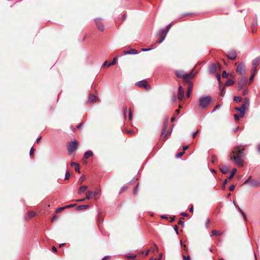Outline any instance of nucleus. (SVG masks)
Wrapping results in <instances>:
<instances>
[{"mask_svg": "<svg viewBox=\"0 0 260 260\" xmlns=\"http://www.w3.org/2000/svg\"><path fill=\"white\" fill-rule=\"evenodd\" d=\"M236 172V169H234L232 170V171L231 172V175L228 178V179H230V180L233 177V176Z\"/></svg>", "mask_w": 260, "mask_h": 260, "instance_id": "obj_32", "label": "nucleus"}, {"mask_svg": "<svg viewBox=\"0 0 260 260\" xmlns=\"http://www.w3.org/2000/svg\"><path fill=\"white\" fill-rule=\"evenodd\" d=\"M225 91V89L224 88H223L221 90H220V95H222L224 94Z\"/></svg>", "mask_w": 260, "mask_h": 260, "instance_id": "obj_56", "label": "nucleus"}, {"mask_svg": "<svg viewBox=\"0 0 260 260\" xmlns=\"http://www.w3.org/2000/svg\"><path fill=\"white\" fill-rule=\"evenodd\" d=\"M184 98V90L181 86H179L178 88V99L179 101H181Z\"/></svg>", "mask_w": 260, "mask_h": 260, "instance_id": "obj_11", "label": "nucleus"}, {"mask_svg": "<svg viewBox=\"0 0 260 260\" xmlns=\"http://www.w3.org/2000/svg\"><path fill=\"white\" fill-rule=\"evenodd\" d=\"M238 209H239V210L240 212L241 213V214H242V215H243V217H244V218L245 221H246V220H247V218H246V216L245 213H244V212H243V211H242V210L240 208H239L238 207Z\"/></svg>", "mask_w": 260, "mask_h": 260, "instance_id": "obj_36", "label": "nucleus"}, {"mask_svg": "<svg viewBox=\"0 0 260 260\" xmlns=\"http://www.w3.org/2000/svg\"><path fill=\"white\" fill-rule=\"evenodd\" d=\"M35 215H36V213L34 211H30V212H28V216L30 218L35 216Z\"/></svg>", "mask_w": 260, "mask_h": 260, "instance_id": "obj_37", "label": "nucleus"}, {"mask_svg": "<svg viewBox=\"0 0 260 260\" xmlns=\"http://www.w3.org/2000/svg\"><path fill=\"white\" fill-rule=\"evenodd\" d=\"M220 107V106L219 105H217L215 106V107L214 108V109L212 110V112H215L216 110L218 109Z\"/></svg>", "mask_w": 260, "mask_h": 260, "instance_id": "obj_47", "label": "nucleus"}, {"mask_svg": "<svg viewBox=\"0 0 260 260\" xmlns=\"http://www.w3.org/2000/svg\"><path fill=\"white\" fill-rule=\"evenodd\" d=\"M168 120H169L168 118H167L164 122L163 128L162 129L161 133V135H163L166 133V129H167V126H168Z\"/></svg>", "mask_w": 260, "mask_h": 260, "instance_id": "obj_18", "label": "nucleus"}, {"mask_svg": "<svg viewBox=\"0 0 260 260\" xmlns=\"http://www.w3.org/2000/svg\"><path fill=\"white\" fill-rule=\"evenodd\" d=\"M138 52L137 50L134 49H131L128 51H126L124 53V55L126 54H137Z\"/></svg>", "mask_w": 260, "mask_h": 260, "instance_id": "obj_19", "label": "nucleus"}, {"mask_svg": "<svg viewBox=\"0 0 260 260\" xmlns=\"http://www.w3.org/2000/svg\"><path fill=\"white\" fill-rule=\"evenodd\" d=\"M257 26V18H256L255 20L253 21V22L252 23V32H254V29L256 28Z\"/></svg>", "mask_w": 260, "mask_h": 260, "instance_id": "obj_25", "label": "nucleus"}, {"mask_svg": "<svg viewBox=\"0 0 260 260\" xmlns=\"http://www.w3.org/2000/svg\"><path fill=\"white\" fill-rule=\"evenodd\" d=\"M198 133H199V130H198V131H196V132L193 133L192 134V137H193V138H195V137L197 136V134H198Z\"/></svg>", "mask_w": 260, "mask_h": 260, "instance_id": "obj_52", "label": "nucleus"}, {"mask_svg": "<svg viewBox=\"0 0 260 260\" xmlns=\"http://www.w3.org/2000/svg\"><path fill=\"white\" fill-rule=\"evenodd\" d=\"M236 71L240 75H243L245 74V66L243 62L240 63L236 69Z\"/></svg>", "mask_w": 260, "mask_h": 260, "instance_id": "obj_9", "label": "nucleus"}, {"mask_svg": "<svg viewBox=\"0 0 260 260\" xmlns=\"http://www.w3.org/2000/svg\"><path fill=\"white\" fill-rule=\"evenodd\" d=\"M257 151L260 152V144H258L257 146Z\"/></svg>", "mask_w": 260, "mask_h": 260, "instance_id": "obj_64", "label": "nucleus"}, {"mask_svg": "<svg viewBox=\"0 0 260 260\" xmlns=\"http://www.w3.org/2000/svg\"><path fill=\"white\" fill-rule=\"evenodd\" d=\"M227 56L229 59L231 60H235L237 58V53L236 51L233 50L231 51L229 54L227 55Z\"/></svg>", "mask_w": 260, "mask_h": 260, "instance_id": "obj_12", "label": "nucleus"}, {"mask_svg": "<svg viewBox=\"0 0 260 260\" xmlns=\"http://www.w3.org/2000/svg\"><path fill=\"white\" fill-rule=\"evenodd\" d=\"M248 93V90L247 89H244L243 91V94L246 95Z\"/></svg>", "mask_w": 260, "mask_h": 260, "instance_id": "obj_55", "label": "nucleus"}, {"mask_svg": "<svg viewBox=\"0 0 260 260\" xmlns=\"http://www.w3.org/2000/svg\"><path fill=\"white\" fill-rule=\"evenodd\" d=\"M234 118H235V120H238L239 119V117L238 115L236 114L234 115Z\"/></svg>", "mask_w": 260, "mask_h": 260, "instance_id": "obj_59", "label": "nucleus"}, {"mask_svg": "<svg viewBox=\"0 0 260 260\" xmlns=\"http://www.w3.org/2000/svg\"><path fill=\"white\" fill-rule=\"evenodd\" d=\"M181 215H182V216H188V214L185 213V212H182L181 214Z\"/></svg>", "mask_w": 260, "mask_h": 260, "instance_id": "obj_63", "label": "nucleus"}, {"mask_svg": "<svg viewBox=\"0 0 260 260\" xmlns=\"http://www.w3.org/2000/svg\"><path fill=\"white\" fill-rule=\"evenodd\" d=\"M126 257L128 258H133L136 257V255L134 254H128L126 255Z\"/></svg>", "mask_w": 260, "mask_h": 260, "instance_id": "obj_35", "label": "nucleus"}, {"mask_svg": "<svg viewBox=\"0 0 260 260\" xmlns=\"http://www.w3.org/2000/svg\"><path fill=\"white\" fill-rule=\"evenodd\" d=\"M235 109L236 111H238L240 112L241 114V117H243L245 114V111L247 110L244 106H241L240 107H236Z\"/></svg>", "mask_w": 260, "mask_h": 260, "instance_id": "obj_13", "label": "nucleus"}, {"mask_svg": "<svg viewBox=\"0 0 260 260\" xmlns=\"http://www.w3.org/2000/svg\"><path fill=\"white\" fill-rule=\"evenodd\" d=\"M132 111H131V109L130 108L129 109V112H128V116H129V119L131 120V118H132Z\"/></svg>", "mask_w": 260, "mask_h": 260, "instance_id": "obj_49", "label": "nucleus"}, {"mask_svg": "<svg viewBox=\"0 0 260 260\" xmlns=\"http://www.w3.org/2000/svg\"><path fill=\"white\" fill-rule=\"evenodd\" d=\"M217 70V67L215 64H212L210 67V72L211 73H215Z\"/></svg>", "mask_w": 260, "mask_h": 260, "instance_id": "obj_23", "label": "nucleus"}, {"mask_svg": "<svg viewBox=\"0 0 260 260\" xmlns=\"http://www.w3.org/2000/svg\"><path fill=\"white\" fill-rule=\"evenodd\" d=\"M174 229L175 231L176 234L178 235V226L177 225H175L174 227Z\"/></svg>", "mask_w": 260, "mask_h": 260, "instance_id": "obj_48", "label": "nucleus"}, {"mask_svg": "<svg viewBox=\"0 0 260 260\" xmlns=\"http://www.w3.org/2000/svg\"><path fill=\"white\" fill-rule=\"evenodd\" d=\"M116 61H117V58L116 57H115L112 61H111V62L109 63V64H108V67H109L110 66H112V65H114L116 64Z\"/></svg>", "mask_w": 260, "mask_h": 260, "instance_id": "obj_33", "label": "nucleus"}, {"mask_svg": "<svg viewBox=\"0 0 260 260\" xmlns=\"http://www.w3.org/2000/svg\"><path fill=\"white\" fill-rule=\"evenodd\" d=\"M74 206H75V204H71V205H69L66 206L65 208H66V209L69 208L74 207Z\"/></svg>", "mask_w": 260, "mask_h": 260, "instance_id": "obj_51", "label": "nucleus"}, {"mask_svg": "<svg viewBox=\"0 0 260 260\" xmlns=\"http://www.w3.org/2000/svg\"><path fill=\"white\" fill-rule=\"evenodd\" d=\"M152 49V48H143V49H142V51H144V52H146V51H150Z\"/></svg>", "mask_w": 260, "mask_h": 260, "instance_id": "obj_46", "label": "nucleus"}, {"mask_svg": "<svg viewBox=\"0 0 260 260\" xmlns=\"http://www.w3.org/2000/svg\"><path fill=\"white\" fill-rule=\"evenodd\" d=\"M138 190V184L137 185V186L135 187L134 189V194H136Z\"/></svg>", "mask_w": 260, "mask_h": 260, "instance_id": "obj_42", "label": "nucleus"}, {"mask_svg": "<svg viewBox=\"0 0 260 260\" xmlns=\"http://www.w3.org/2000/svg\"><path fill=\"white\" fill-rule=\"evenodd\" d=\"M97 100V97L93 94H90L89 98V101L91 102H95Z\"/></svg>", "mask_w": 260, "mask_h": 260, "instance_id": "obj_26", "label": "nucleus"}, {"mask_svg": "<svg viewBox=\"0 0 260 260\" xmlns=\"http://www.w3.org/2000/svg\"><path fill=\"white\" fill-rule=\"evenodd\" d=\"M97 193L98 192L96 191H88L86 193V199L89 200L95 197Z\"/></svg>", "mask_w": 260, "mask_h": 260, "instance_id": "obj_14", "label": "nucleus"}, {"mask_svg": "<svg viewBox=\"0 0 260 260\" xmlns=\"http://www.w3.org/2000/svg\"><path fill=\"white\" fill-rule=\"evenodd\" d=\"M192 84L191 83H190V84H189V85L188 86L187 91V94H186V96L188 98L190 96V93L192 91Z\"/></svg>", "mask_w": 260, "mask_h": 260, "instance_id": "obj_20", "label": "nucleus"}, {"mask_svg": "<svg viewBox=\"0 0 260 260\" xmlns=\"http://www.w3.org/2000/svg\"><path fill=\"white\" fill-rule=\"evenodd\" d=\"M185 73L182 71H177L176 72V75L177 77L184 79Z\"/></svg>", "mask_w": 260, "mask_h": 260, "instance_id": "obj_16", "label": "nucleus"}, {"mask_svg": "<svg viewBox=\"0 0 260 260\" xmlns=\"http://www.w3.org/2000/svg\"><path fill=\"white\" fill-rule=\"evenodd\" d=\"M247 183H249L250 185L252 187H256L260 185V181L255 179L251 180L250 178H248L245 180L244 183V184H246Z\"/></svg>", "mask_w": 260, "mask_h": 260, "instance_id": "obj_6", "label": "nucleus"}, {"mask_svg": "<svg viewBox=\"0 0 260 260\" xmlns=\"http://www.w3.org/2000/svg\"><path fill=\"white\" fill-rule=\"evenodd\" d=\"M212 162H213V163H214V162H215V161H216V157H215V156H212Z\"/></svg>", "mask_w": 260, "mask_h": 260, "instance_id": "obj_61", "label": "nucleus"}, {"mask_svg": "<svg viewBox=\"0 0 260 260\" xmlns=\"http://www.w3.org/2000/svg\"><path fill=\"white\" fill-rule=\"evenodd\" d=\"M71 165L72 166H75V170L76 171V172H80V168H79V166L78 164L76 163V162H72L71 164Z\"/></svg>", "mask_w": 260, "mask_h": 260, "instance_id": "obj_24", "label": "nucleus"}, {"mask_svg": "<svg viewBox=\"0 0 260 260\" xmlns=\"http://www.w3.org/2000/svg\"><path fill=\"white\" fill-rule=\"evenodd\" d=\"M172 24L170 23L166 26V29H161L158 32V35L161 36V39L158 40V43L160 44L165 39L166 36L171 27Z\"/></svg>", "mask_w": 260, "mask_h": 260, "instance_id": "obj_3", "label": "nucleus"}, {"mask_svg": "<svg viewBox=\"0 0 260 260\" xmlns=\"http://www.w3.org/2000/svg\"><path fill=\"white\" fill-rule=\"evenodd\" d=\"M108 64H109V63H108V62L107 61H105L104 62V63H103V67H105V66L108 67Z\"/></svg>", "mask_w": 260, "mask_h": 260, "instance_id": "obj_57", "label": "nucleus"}, {"mask_svg": "<svg viewBox=\"0 0 260 260\" xmlns=\"http://www.w3.org/2000/svg\"><path fill=\"white\" fill-rule=\"evenodd\" d=\"M110 258V256L106 255V256H104L103 258H102L101 260H106L107 259Z\"/></svg>", "mask_w": 260, "mask_h": 260, "instance_id": "obj_53", "label": "nucleus"}, {"mask_svg": "<svg viewBox=\"0 0 260 260\" xmlns=\"http://www.w3.org/2000/svg\"><path fill=\"white\" fill-rule=\"evenodd\" d=\"M243 151V149L240 150L238 149V148H235L232 151V153L235 154V155L233 157H232V159L235 161L236 164L240 166L243 165V161L240 157L242 156Z\"/></svg>", "mask_w": 260, "mask_h": 260, "instance_id": "obj_1", "label": "nucleus"}, {"mask_svg": "<svg viewBox=\"0 0 260 260\" xmlns=\"http://www.w3.org/2000/svg\"><path fill=\"white\" fill-rule=\"evenodd\" d=\"M183 260H190L189 256H183Z\"/></svg>", "mask_w": 260, "mask_h": 260, "instance_id": "obj_54", "label": "nucleus"}, {"mask_svg": "<svg viewBox=\"0 0 260 260\" xmlns=\"http://www.w3.org/2000/svg\"><path fill=\"white\" fill-rule=\"evenodd\" d=\"M235 188V186L234 185H231V186L230 187V188H229V190H230V191H233V190H234Z\"/></svg>", "mask_w": 260, "mask_h": 260, "instance_id": "obj_50", "label": "nucleus"}, {"mask_svg": "<svg viewBox=\"0 0 260 260\" xmlns=\"http://www.w3.org/2000/svg\"><path fill=\"white\" fill-rule=\"evenodd\" d=\"M33 153H34V148H33V147H31L30 150V151H29V154L31 155L33 154Z\"/></svg>", "mask_w": 260, "mask_h": 260, "instance_id": "obj_60", "label": "nucleus"}, {"mask_svg": "<svg viewBox=\"0 0 260 260\" xmlns=\"http://www.w3.org/2000/svg\"><path fill=\"white\" fill-rule=\"evenodd\" d=\"M126 112H127V107H126V106H124L123 107V115H124V116L125 118L126 117Z\"/></svg>", "mask_w": 260, "mask_h": 260, "instance_id": "obj_40", "label": "nucleus"}, {"mask_svg": "<svg viewBox=\"0 0 260 260\" xmlns=\"http://www.w3.org/2000/svg\"><path fill=\"white\" fill-rule=\"evenodd\" d=\"M222 76L223 78H226L228 77V74L225 71H223Z\"/></svg>", "mask_w": 260, "mask_h": 260, "instance_id": "obj_41", "label": "nucleus"}, {"mask_svg": "<svg viewBox=\"0 0 260 260\" xmlns=\"http://www.w3.org/2000/svg\"><path fill=\"white\" fill-rule=\"evenodd\" d=\"M95 23L97 26V27L100 31H103L104 30V25L102 22V20L101 19H95Z\"/></svg>", "mask_w": 260, "mask_h": 260, "instance_id": "obj_10", "label": "nucleus"}, {"mask_svg": "<svg viewBox=\"0 0 260 260\" xmlns=\"http://www.w3.org/2000/svg\"><path fill=\"white\" fill-rule=\"evenodd\" d=\"M184 153V151L179 152L177 155L176 157L179 158Z\"/></svg>", "mask_w": 260, "mask_h": 260, "instance_id": "obj_44", "label": "nucleus"}, {"mask_svg": "<svg viewBox=\"0 0 260 260\" xmlns=\"http://www.w3.org/2000/svg\"><path fill=\"white\" fill-rule=\"evenodd\" d=\"M234 101L236 102H241L242 101V98L239 96H234Z\"/></svg>", "mask_w": 260, "mask_h": 260, "instance_id": "obj_31", "label": "nucleus"}, {"mask_svg": "<svg viewBox=\"0 0 260 260\" xmlns=\"http://www.w3.org/2000/svg\"><path fill=\"white\" fill-rule=\"evenodd\" d=\"M188 148V146H184L183 147V151H184V152Z\"/></svg>", "mask_w": 260, "mask_h": 260, "instance_id": "obj_58", "label": "nucleus"}, {"mask_svg": "<svg viewBox=\"0 0 260 260\" xmlns=\"http://www.w3.org/2000/svg\"><path fill=\"white\" fill-rule=\"evenodd\" d=\"M87 188V186L84 185V186H81L79 189V193H82L84 192Z\"/></svg>", "mask_w": 260, "mask_h": 260, "instance_id": "obj_27", "label": "nucleus"}, {"mask_svg": "<svg viewBox=\"0 0 260 260\" xmlns=\"http://www.w3.org/2000/svg\"><path fill=\"white\" fill-rule=\"evenodd\" d=\"M89 207L88 205H80L77 207V210H82V209H85L88 208Z\"/></svg>", "mask_w": 260, "mask_h": 260, "instance_id": "obj_28", "label": "nucleus"}, {"mask_svg": "<svg viewBox=\"0 0 260 260\" xmlns=\"http://www.w3.org/2000/svg\"><path fill=\"white\" fill-rule=\"evenodd\" d=\"M193 77V75H192L191 73L186 74L185 73L184 80L187 82L189 83V84L191 83L190 81V79Z\"/></svg>", "mask_w": 260, "mask_h": 260, "instance_id": "obj_15", "label": "nucleus"}, {"mask_svg": "<svg viewBox=\"0 0 260 260\" xmlns=\"http://www.w3.org/2000/svg\"><path fill=\"white\" fill-rule=\"evenodd\" d=\"M247 81V78L245 77H241L240 80L238 81V90H241L243 88L245 87V86L246 85V83Z\"/></svg>", "mask_w": 260, "mask_h": 260, "instance_id": "obj_7", "label": "nucleus"}, {"mask_svg": "<svg viewBox=\"0 0 260 260\" xmlns=\"http://www.w3.org/2000/svg\"><path fill=\"white\" fill-rule=\"evenodd\" d=\"M93 152L90 150H88L84 153V157L85 159H88L89 157L93 155Z\"/></svg>", "mask_w": 260, "mask_h": 260, "instance_id": "obj_22", "label": "nucleus"}, {"mask_svg": "<svg viewBox=\"0 0 260 260\" xmlns=\"http://www.w3.org/2000/svg\"><path fill=\"white\" fill-rule=\"evenodd\" d=\"M256 73V72H252V75H251V76L250 77V79H249V80H250V81H252L253 80V78H254V76L255 74Z\"/></svg>", "mask_w": 260, "mask_h": 260, "instance_id": "obj_43", "label": "nucleus"}, {"mask_svg": "<svg viewBox=\"0 0 260 260\" xmlns=\"http://www.w3.org/2000/svg\"><path fill=\"white\" fill-rule=\"evenodd\" d=\"M70 172L68 170H67L66 172V174H65L64 179L68 180L70 178Z\"/></svg>", "mask_w": 260, "mask_h": 260, "instance_id": "obj_34", "label": "nucleus"}, {"mask_svg": "<svg viewBox=\"0 0 260 260\" xmlns=\"http://www.w3.org/2000/svg\"><path fill=\"white\" fill-rule=\"evenodd\" d=\"M210 222V219L208 218L206 220V224H205L206 228L207 229H208L209 228Z\"/></svg>", "mask_w": 260, "mask_h": 260, "instance_id": "obj_38", "label": "nucleus"}, {"mask_svg": "<svg viewBox=\"0 0 260 260\" xmlns=\"http://www.w3.org/2000/svg\"><path fill=\"white\" fill-rule=\"evenodd\" d=\"M220 170L222 174H225L228 172L229 169L226 166L223 165L220 168Z\"/></svg>", "mask_w": 260, "mask_h": 260, "instance_id": "obj_17", "label": "nucleus"}, {"mask_svg": "<svg viewBox=\"0 0 260 260\" xmlns=\"http://www.w3.org/2000/svg\"><path fill=\"white\" fill-rule=\"evenodd\" d=\"M216 77L218 81H219L220 80V75L219 74H216Z\"/></svg>", "mask_w": 260, "mask_h": 260, "instance_id": "obj_62", "label": "nucleus"}, {"mask_svg": "<svg viewBox=\"0 0 260 260\" xmlns=\"http://www.w3.org/2000/svg\"><path fill=\"white\" fill-rule=\"evenodd\" d=\"M211 101V97L209 95L202 96L200 99L199 105L203 108H206Z\"/></svg>", "mask_w": 260, "mask_h": 260, "instance_id": "obj_2", "label": "nucleus"}, {"mask_svg": "<svg viewBox=\"0 0 260 260\" xmlns=\"http://www.w3.org/2000/svg\"><path fill=\"white\" fill-rule=\"evenodd\" d=\"M211 233L213 235L215 236H220L221 235V233L220 232L216 230H213Z\"/></svg>", "mask_w": 260, "mask_h": 260, "instance_id": "obj_30", "label": "nucleus"}, {"mask_svg": "<svg viewBox=\"0 0 260 260\" xmlns=\"http://www.w3.org/2000/svg\"><path fill=\"white\" fill-rule=\"evenodd\" d=\"M242 106H244L247 109L248 108L249 106V100L248 98H246L244 99V102Z\"/></svg>", "mask_w": 260, "mask_h": 260, "instance_id": "obj_21", "label": "nucleus"}, {"mask_svg": "<svg viewBox=\"0 0 260 260\" xmlns=\"http://www.w3.org/2000/svg\"><path fill=\"white\" fill-rule=\"evenodd\" d=\"M78 147V142L77 141L69 142L68 144V149L69 154L75 151Z\"/></svg>", "mask_w": 260, "mask_h": 260, "instance_id": "obj_4", "label": "nucleus"}, {"mask_svg": "<svg viewBox=\"0 0 260 260\" xmlns=\"http://www.w3.org/2000/svg\"><path fill=\"white\" fill-rule=\"evenodd\" d=\"M260 63V57H257L252 61V71L253 72H257V67Z\"/></svg>", "mask_w": 260, "mask_h": 260, "instance_id": "obj_8", "label": "nucleus"}, {"mask_svg": "<svg viewBox=\"0 0 260 260\" xmlns=\"http://www.w3.org/2000/svg\"><path fill=\"white\" fill-rule=\"evenodd\" d=\"M64 209H66L65 206L58 208L56 209V212H60V211L64 210Z\"/></svg>", "mask_w": 260, "mask_h": 260, "instance_id": "obj_39", "label": "nucleus"}, {"mask_svg": "<svg viewBox=\"0 0 260 260\" xmlns=\"http://www.w3.org/2000/svg\"><path fill=\"white\" fill-rule=\"evenodd\" d=\"M127 187L126 186H123L120 191V193L125 191L127 189Z\"/></svg>", "mask_w": 260, "mask_h": 260, "instance_id": "obj_45", "label": "nucleus"}, {"mask_svg": "<svg viewBox=\"0 0 260 260\" xmlns=\"http://www.w3.org/2000/svg\"><path fill=\"white\" fill-rule=\"evenodd\" d=\"M235 83V82L232 79H229L225 83V85L231 86Z\"/></svg>", "mask_w": 260, "mask_h": 260, "instance_id": "obj_29", "label": "nucleus"}, {"mask_svg": "<svg viewBox=\"0 0 260 260\" xmlns=\"http://www.w3.org/2000/svg\"><path fill=\"white\" fill-rule=\"evenodd\" d=\"M136 84L137 86L143 88L147 90H149L151 89L150 85L148 83L146 80H143L142 81H139L137 82Z\"/></svg>", "mask_w": 260, "mask_h": 260, "instance_id": "obj_5", "label": "nucleus"}]
</instances>
